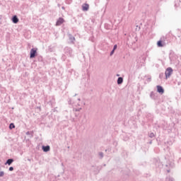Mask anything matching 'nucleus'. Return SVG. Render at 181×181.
<instances>
[{"label":"nucleus","instance_id":"1","mask_svg":"<svg viewBox=\"0 0 181 181\" xmlns=\"http://www.w3.org/2000/svg\"><path fill=\"white\" fill-rule=\"evenodd\" d=\"M173 74V69L171 67H168L165 69V78L168 79L170 78V76Z\"/></svg>","mask_w":181,"mask_h":181},{"label":"nucleus","instance_id":"2","mask_svg":"<svg viewBox=\"0 0 181 181\" xmlns=\"http://www.w3.org/2000/svg\"><path fill=\"white\" fill-rule=\"evenodd\" d=\"M157 46L158 47H164L166 46V42H165V37H161L160 40L157 42Z\"/></svg>","mask_w":181,"mask_h":181},{"label":"nucleus","instance_id":"3","mask_svg":"<svg viewBox=\"0 0 181 181\" xmlns=\"http://www.w3.org/2000/svg\"><path fill=\"white\" fill-rule=\"evenodd\" d=\"M37 56V49L32 48L30 52V59H35Z\"/></svg>","mask_w":181,"mask_h":181},{"label":"nucleus","instance_id":"4","mask_svg":"<svg viewBox=\"0 0 181 181\" xmlns=\"http://www.w3.org/2000/svg\"><path fill=\"white\" fill-rule=\"evenodd\" d=\"M64 53L66 56L71 57V54H73V49L70 47H65Z\"/></svg>","mask_w":181,"mask_h":181},{"label":"nucleus","instance_id":"5","mask_svg":"<svg viewBox=\"0 0 181 181\" xmlns=\"http://www.w3.org/2000/svg\"><path fill=\"white\" fill-rule=\"evenodd\" d=\"M157 93L162 95L163 93H165V89H163V87L158 85L157 86Z\"/></svg>","mask_w":181,"mask_h":181},{"label":"nucleus","instance_id":"6","mask_svg":"<svg viewBox=\"0 0 181 181\" xmlns=\"http://www.w3.org/2000/svg\"><path fill=\"white\" fill-rule=\"evenodd\" d=\"M150 98L152 100H157L158 99V93H154L153 91L151 92L150 93Z\"/></svg>","mask_w":181,"mask_h":181},{"label":"nucleus","instance_id":"7","mask_svg":"<svg viewBox=\"0 0 181 181\" xmlns=\"http://www.w3.org/2000/svg\"><path fill=\"white\" fill-rule=\"evenodd\" d=\"M64 23V19L63 18H59L56 23L57 26H60L62 23Z\"/></svg>","mask_w":181,"mask_h":181},{"label":"nucleus","instance_id":"8","mask_svg":"<svg viewBox=\"0 0 181 181\" xmlns=\"http://www.w3.org/2000/svg\"><path fill=\"white\" fill-rule=\"evenodd\" d=\"M11 21L13 23H18L19 22V18H18V16L15 15L12 17Z\"/></svg>","mask_w":181,"mask_h":181},{"label":"nucleus","instance_id":"9","mask_svg":"<svg viewBox=\"0 0 181 181\" xmlns=\"http://www.w3.org/2000/svg\"><path fill=\"white\" fill-rule=\"evenodd\" d=\"M89 8H90V6L88 5V4H84L82 6V11H88Z\"/></svg>","mask_w":181,"mask_h":181},{"label":"nucleus","instance_id":"10","mask_svg":"<svg viewBox=\"0 0 181 181\" xmlns=\"http://www.w3.org/2000/svg\"><path fill=\"white\" fill-rule=\"evenodd\" d=\"M42 149L43 152H49V151H50V146H42Z\"/></svg>","mask_w":181,"mask_h":181},{"label":"nucleus","instance_id":"11","mask_svg":"<svg viewBox=\"0 0 181 181\" xmlns=\"http://www.w3.org/2000/svg\"><path fill=\"white\" fill-rule=\"evenodd\" d=\"M13 163V158H8L6 162L5 163V165H8V166H11Z\"/></svg>","mask_w":181,"mask_h":181},{"label":"nucleus","instance_id":"12","mask_svg":"<svg viewBox=\"0 0 181 181\" xmlns=\"http://www.w3.org/2000/svg\"><path fill=\"white\" fill-rule=\"evenodd\" d=\"M69 40L71 42V43H74V40H76V38L74 36L71 35V34L69 35Z\"/></svg>","mask_w":181,"mask_h":181},{"label":"nucleus","instance_id":"13","mask_svg":"<svg viewBox=\"0 0 181 181\" xmlns=\"http://www.w3.org/2000/svg\"><path fill=\"white\" fill-rule=\"evenodd\" d=\"M122 83H124V78L122 77H119L117 78V84H121Z\"/></svg>","mask_w":181,"mask_h":181},{"label":"nucleus","instance_id":"14","mask_svg":"<svg viewBox=\"0 0 181 181\" xmlns=\"http://www.w3.org/2000/svg\"><path fill=\"white\" fill-rule=\"evenodd\" d=\"M83 118H84V119L82 120V122H81V124L83 125H84V124H87V116L86 115H84Z\"/></svg>","mask_w":181,"mask_h":181},{"label":"nucleus","instance_id":"15","mask_svg":"<svg viewBox=\"0 0 181 181\" xmlns=\"http://www.w3.org/2000/svg\"><path fill=\"white\" fill-rule=\"evenodd\" d=\"M180 0H175V8H178V6H180Z\"/></svg>","mask_w":181,"mask_h":181},{"label":"nucleus","instance_id":"16","mask_svg":"<svg viewBox=\"0 0 181 181\" xmlns=\"http://www.w3.org/2000/svg\"><path fill=\"white\" fill-rule=\"evenodd\" d=\"M68 104L69 105H73V104H74V102H73V100H71V98H69L68 99Z\"/></svg>","mask_w":181,"mask_h":181},{"label":"nucleus","instance_id":"17","mask_svg":"<svg viewBox=\"0 0 181 181\" xmlns=\"http://www.w3.org/2000/svg\"><path fill=\"white\" fill-rule=\"evenodd\" d=\"M13 128H15V124L11 123L9 124V129H13Z\"/></svg>","mask_w":181,"mask_h":181},{"label":"nucleus","instance_id":"18","mask_svg":"<svg viewBox=\"0 0 181 181\" xmlns=\"http://www.w3.org/2000/svg\"><path fill=\"white\" fill-rule=\"evenodd\" d=\"M98 155L100 156V159H103V158H104V153L99 152Z\"/></svg>","mask_w":181,"mask_h":181},{"label":"nucleus","instance_id":"19","mask_svg":"<svg viewBox=\"0 0 181 181\" xmlns=\"http://www.w3.org/2000/svg\"><path fill=\"white\" fill-rule=\"evenodd\" d=\"M148 136H149V138H155V134L150 133V134H148Z\"/></svg>","mask_w":181,"mask_h":181},{"label":"nucleus","instance_id":"20","mask_svg":"<svg viewBox=\"0 0 181 181\" xmlns=\"http://www.w3.org/2000/svg\"><path fill=\"white\" fill-rule=\"evenodd\" d=\"M173 180H174L173 177H168L166 178V181H173Z\"/></svg>","mask_w":181,"mask_h":181},{"label":"nucleus","instance_id":"21","mask_svg":"<svg viewBox=\"0 0 181 181\" xmlns=\"http://www.w3.org/2000/svg\"><path fill=\"white\" fill-rule=\"evenodd\" d=\"M4 175H5V173L4 171L0 172V177H3Z\"/></svg>","mask_w":181,"mask_h":181},{"label":"nucleus","instance_id":"22","mask_svg":"<svg viewBox=\"0 0 181 181\" xmlns=\"http://www.w3.org/2000/svg\"><path fill=\"white\" fill-rule=\"evenodd\" d=\"M117 48H118V45H115L113 47V50H117Z\"/></svg>","mask_w":181,"mask_h":181},{"label":"nucleus","instance_id":"23","mask_svg":"<svg viewBox=\"0 0 181 181\" xmlns=\"http://www.w3.org/2000/svg\"><path fill=\"white\" fill-rule=\"evenodd\" d=\"M114 53H115V49H112V50L110 52V56H112V54H114Z\"/></svg>","mask_w":181,"mask_h":181},{"label":"nucleus","instance_id":"24","mask_svg":"<svg viewBox=\"0 0 181 181\" xmlns=\"http://www.w3.org/2000/svg\"><path fill=\"white\" fill-rule=\"evenodd\" d=\"M136 30H141V27L136 25Z\"/></svg>","mask_w":181,"mask_h":181},{"label":"nucleus","instance_id":"25","mask_svg":"<svg viewBox=\"0 0 181 181\" xmlns=\"http://www.w3.org/2000/svg\"><path fill=\"white\" fill-rule=\"evenodd\" d=\"M8 170H9L10 172H12V170H13V167H10V168H8Z\"/></svg>","mask_w":181,"mask_h":181},{"label":"nucleus","instance_id":"26","mask_svg":"<svg viewBox=\"0 0 181 181\" xmlns=\"http://www.w3.org/2000/svg\"><path fill=\"white\" fill-rule=\"evenodd\" d=\"M107 151H108V152H110V149H106L105 152H107Z\"/></svg>","mask_w":181,"mask_h":181},{"label":"nucleus","instance_id":"27","mask_svg":"<svg viewBox=\"0 0 181 181\" xmlns=\"http://www.w3.org/2000/svg\"><path fill=\"white\" fill-rule=\"evenodd\" d=\"M62 9L64 10V9H65L64 6H62Z\"/></svg>","mask_w":181,"mask_h":181},{"label":"nucleus","instance_id":"28","mask_svg":"<svg viewBox=\"0 0 181 181\" xmlns=\"http://www.w3.org/2000/svg\"><path fill=\"white\" fill-rule=\"evenodd\" d=\"M78 101H81V99H80V98H78Z\"/></svg>","mask_w":181,"mask_h":181},{"label":"nucleus","instance_id":"29","mask_svg":"<svg viewBox=\"0 0 181 181\" xmlns=\"http://www.w3.org/2000/svg\"><path fill=\"white\" fill-rule=\"evenodd\" d=\"M26 134H27V135H29V132H28Z\"/></svg>","mask_w":181,"mask_h":181},{"label":"nucleus","instance_id":"30","mask_svg":"<svg viewBox=\"0 0 181 181\" xmlns=\"http://www.w3.org/2000/svg\"><path fill=\"white\" fill-rule=\"evenodd\" d=\"M148 81H151V78H148Z\"/></svg>","mask_w":181,"mask_h":181},{"label":"nucleus","instance_id":"31","mask_svg":"<svg viewBox=\"0 0 181 181\" xmlns=\"http://www.w3.org/2000/svg\"><path fill=\"white\" fill-rule=\"evenodd\" d=\"M28 160L29 162H30V159L28 158Z\"/></svg>","mask_w":181,"mask_h":181},{"label":"nucleus","instance_id":"32","mask_svg":"<svg viewBox=\"0 0 181 181\" xmlns=\"http://www.w3.org/2000/svg\"><path fill=\"white\" fill-rule=\"evenodd\" d=\"M76 95H77V93H76V94L74 95V97H76Z\"/></svg>","mask_w":181,"mask_h":181},{"label":"nucleus","instance_id":"33","mask_svg":"<svg viewBox=\"0 0 181 181\" xmlns=\"http://www.w3.org/2000/svg\"><path fill=\"white\" fill-rule=\"evenodd\" d=\"M76 111H80V110L78 109V110H76Z\"/></svg>","mask_w":181,"mask_h":181},{"label":"nucleus","instance_id":"34","mask_svg":"<svg viewBox=\"0 0 181 181\" xmlns=\"http://www.w3.org/2000/svg\"><path fill=\"white\" fill-rule=\"evenodd\" d=\"M103 166H107V165L104 164Z\"/></svg>","mask_w":181,"mask_h":181},{"label":"nucleus","instance_id":"35","mask_svg":"<svg viewBox=\"0 0 181 181\" xmlns=\"http://www.w3.org/2000/svg\"><path fill=\"white\" fill-rule=\"evenodd\" d=\"M150 144H152V141H150Z\"/></svg>","mask_w":181,"mask_h":181},{"label":"nucleus","instance_id":"36","mask_svg":"<svg viewBox=\"0 0 181 181\" xmlns=\"http://www.w3.org/2000/svg\"><path fill=\"white\" fill-rule=\"evenodd\" d=\"M168 172L169 173L170 171H169V170H168Z\"/></svg>","mask_w":181,"mask_h":181}]
</instances>
